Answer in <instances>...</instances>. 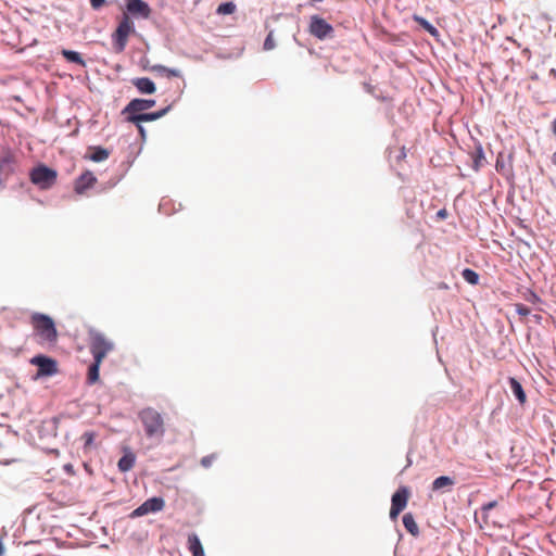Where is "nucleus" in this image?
<instances>
[{
    "mask_svg": "<svg viewBox=\"0 0 556 556\" xmlns=\"http://www.w3.org/2000/svg\"><path fill=\"white\" fill-rule=\"evenodd\" d=\"M31 364L38 367V376H52L58 371L56 362L43 355L35 356Z\"/></svg>",
    "mask_w": 556,
    "mask_h": 556,
    "instance_id": "1a4fd4ad",
    "label": "nucleus"
},
{
    "mask_svg": "<svg viewBox=\"0 0 556 556\" xmlns=\"http://www.w3.org/2000/svg\"><path fill=\"white\" fill-rule=\"evenodd\" d=\"M462 276L470 285L475 286L479 282V275L470 268H465Z\"/></svg>",
    "mask_w": 556,
    "mask_h": 556,
    "instance_id": "393cba45",
    "label": "nucleus"
},
{
    "mask_svg": "<svg viewBox=\"0 0 556 556\" xmlns=\"http://www.w3.org/2000/svg\"><path fill=\"white\" fill-rule=\"evenodd\" d=\"M104 2L105 0H90V4L94 10L100 9Z\"/></svg>",
    "mask_w": 556,
    "mask_h": 556,
    "instance_id": "f704fd0d",
    "label": "nucleus"
},
{
    "mask_svg": "<svg viewBox=\"0 0 556 556\" xmlns=\"http://www.w3.org/2000/svg\"><path fill=\"white\" fill-rule=\"evenodd\" d=\"M152 72H155V73H159V74H162V75H166L167 77H179L180 76V72L178 70H174V68H168L164 65H153L151 68H150Z\"/></svg>",
    "mask_w": 556,
    "mask_h": 556,
    "instance_id": "5701e85b",
    "label": "nucleus"
},
{
    "mask_svg": "<svg viewBox=\"0 0 556 556\" xmlns=\"http://www.w3.org/2000/svg\"><path fill=\"white\" fill-rule=\"evenodd\" d=\"M91 354L93 356V363L98 364V365H101V363L108 355V353H102V352H96V353H91Z\"/></svg>",
    "mask_w": 556,
    "mask_h": 556,
    "instance_id": "2f4dec72",
    "label": "nucleus"
},
{
    "mask_svg": "<svg viewBox=\"0 0 556 556\" xmlns=\"http://www.w3.org/2000/svg\"><path fill=\"white\" fill-rule=\"evenodd\" d=\"M61 54L65 58L66 61L71 62V63H76V64L80 65L81 67L86 66V62L81 58L80 53H78L76 51L63 49L61 51Z\"/></svg>",
    "mask_w": 556,
    "mask_h": 556,
    "instance_id": "412c9836",
    "label": "nucleus"
},
{
    "mask_svg": "<svg viewBox=\"0 0 556 556\" xmlns=\"http://www.w3.org/2000/svg\"><path fill=\"white\" fill-rule=\"evenodd\" d=\"M113 349V342H111L103 333L93 329L89 330L90 353L102 352L109 354Z\"/></svg>",
    "mask_w": 556,
    "mask_h": 556,
    "instance_id": "39448f33",
    "label": "nucleus"
},
{
    "mask_svg": "<svg viewBox=\"0 0 556 556\" xmlns=\"http://www.w3.org/2000/svg\"><path fill=\"white\" fill-rule=\"evenodd\" d=\"M165 506V502L162 497H151L143 502L139 507L131 511L130 517L137 518L144 516L150 513L161 511Z\"/></svg>",
    "mask_w": 556,
    "mask_h": 556,
    "instance_id": "6e6552de",
    "label": "nucleus"
},
{
    "mask_svg": "<svg viewBox=\"0 0 556 556\" xmlns=\"http://www.w3.org/2000/svg\"><path fill=\"white\" fill-rule=\"evenodd\" d=\"M148 439L161 441L166 431L165 417L154 407H144L138 413Z\"/></svg>",
    "mask_w": 556,
    "mask_h": 556,
    "instance_id": "f257e3e1",
    "label": "nucleus"
},
{
    "mask_svg": "<svg viewBox=\"0 0 556 556\" xmlns=\"http://www.w3.org/2000/svg\"><path fill=\"white\" fill-rule=\"evenodd\" d=\"M132 85L141 92L152 94L155 92L154 83L148 77L135 78Z\"/></svg>",
    "mask_w": 556,
    "mask_h": 556,
    "instance_id": "4468645a",
    "label": "nucleus"
},
{
    "mask_svg": "<svg viewBox=\"0 0 556 556\" xmlns=\"http://www.w3.org/2000/svg\"><path fill=\"white\" fill-rule=\"evenodd\" d=\"M276 47L275 40H274V34L273 31H269L267 35L265 41H264V50L269 51L273 50Z\"/></svg>",
    "mask_w": 556,
    "mask_h": 556,
    "instance_id": "c85d7f7f",
    "label": "nucleus"
},
{
    "mask_svg": "<svg viewBox=\"0 0 556 556\" xmlns=\"http://www.w3.org/2000/svg\"><path fill=\"white\" fill-rule=\"evenodd\" d=\"M89 150L91 151L89 159L93 162H102L110 156L109 150L102 147H92Z\"/></svg>",
    "mask_w": 556,
    "mask_h": 556,
    "instance_id": "6ab92c4d",
    "label": "nucleus"
},
{
    "mask_svg": "<svg viewBox=\"0 0 556 556\" xmlns=\"http://www.w3.org/2000/svg\"><path fill=\"white\" fill-rule=\"evenodd\" d=\"M496 505H497V502L496 501H492V502H489V503L484 504L481 509H482L483 513H488L489 510H491L494 507H496Z\"/></svg>",
    "mask_w": 556,
    "mask_h": 556,
    "instance_id": "473e14b6",
    "label": "nucleus"
},
{
    "mask_svg": "<svg viewBox=\"0 0 556 556\" xmlns=\"http://www.w3.org/2000/svg\"><path fill=\"white\" fill-rule=\"evenodd\" d=\"M415 21L429 34L433 36L438 35V29L432 24H430L426 18L415 16Z\"/></svg>",
    "mask_w": 556,
    "mask_h": 556,
    "instance_id": "bb28decb",
    "label": "nucleus"
},
{
    "mask_svg": "<svg viewBox=\"0 0 556 556\" xmlns=\"http://www.w3.org/2000/svg\"><path fill=\"white\" fill-rule=\"evenodd\" d=\"M99 369L100 365L92 363L89 366L88 375H87V382L89 384H94L99 380Z\"/></svg>",
    "mask_w": 556,
    "mask_h": 556,
    "instance_id": "b1692460",
    "label": "nucleus"
},
{
    "mask_svg": "<svg viewBox=\"0 0 556 556\" xmlns=\"http://www.w3.org/2000/svg\"><path fill=\"white\" fill-rule=\"evenodd\" d=\"M97 182V177L90 172L83 173L74 184V190L77 194H84L88 189L92 188Z\"/></svg>",
    "mask_w": 556,
    "mask_h": 556,
    "instance_id": "9b49d317",
    "label": "nucleus"
},
{
    "mask_svg": "<svg viewBox=\"0 0 556 556\" xmlns=\"http://www.w3.org/2000/svg\"><path fill=\"white\" fill-rule=\"evenodd\" d=\"M98 434L94 431H86L80 437V440L84 443V451L89 452L90 450L96 447L94 440L97 439Z\"/></svg>",
    "mask_w": 556,
    "mask_h": 556,
    "instance_id": "4be33fe9",
    "label": "nucleus"
},
{
    "mask_svg": "<svg viewBox=\"0 0 556 556\" xmlns=\"http://www.w3.org/2000/svg\"><path fill=\"white\" fill-rule=\"evenodd\" d=\"M135 33V25L128 14H123L117 28L112 34L113 50L116 53H122L128 41L130 34Z\"/></svg>",
    "mask_w": 556,
    "mask_h": 556,
    "instance_id": "7ed1b4c3",
    "label": "nucleus"
},
{
    "mask_svg": "<svg viewBox=\"0 0 556 556\" xmlns=\"http://www.w3.org/2000/svg\"><path fill=\"white\" fill-rule=\"evenodd\" d=\"M188 546L192 556H204L202 544L197 534L192 533L188 536Z\"/></svg>",
    "mask_w": 556,
    "mask_h": 556,
    "instance_id": "a211bd4d",
    "label": "nucleus"
},
{
    "mask_svg": "<svg viewBox=\"0 0 556 556\" xmlns=\"http://www.w3.org/2000/svg\"><path fill=\"white\" fill-rule=\"evenodd\" d=\"M168 110H169V108H166V109H163V110H161L159 112H154V113H140L137 115H128L127 121L135 125H138L139 123H142V122L155 121V119L164 116Z\"/></svg>",
    "mask_w": 556,
    "mask_h": 556,
    "instance_id": "ddd939ff",
    "label": "nucleus"
},
{
    "mask_svg": "<svg viewBox=\"0 0 556 556\" xmlns=\"http://www.w3.org/2000/svg\"><path fill=\"white\" fill-rule=\"evenodd\" d=\"M236 11V4L233 2H225L217 7V14L227 15L232 14Z\"/></svg>",
    "mask_w": 556,
    "mask_h": 556,
    "instance_id": "cd10ccee",
    "label": "nucleus"
},
{
    "mask_svg": "<svg viewBox=\"0 0 556 556\" xmlns=\"http://www.w3.org/2000/svg\"><path fill=\"white\" fill-rule=\"evenodd\" d=\"M136 457L132 453L125 454L119 460H118V469L122 472L129 471L135 466Z\"/></svg>",
    "mask_w": 556,
    "mask_h": 556,
    "instance_id": "aec40b11",
    "label": "nucleus"
},
{
    "mask_svg": "<svg viewBox=\"0 0 556 556\" xmlns=\"http://www.w3.org/2000/svg\"><path fill=\"white\" fill-rule=\"evenodd\" d=\"M513 394L516 396L518 402L523 405L527 402V395L523 391L521 383L514 377L508 379Z\"/></svg>",
    "mask_w": 556,
    "mask_h": 556,
    "instance_id": "2eb2a0df",
    "label": "nucleus"
},
{
    "mask_svg": "<svg viewBox=\"0 0 556 556\" xmlns=\"http://www.w3.org/2000/svg\"><path fill=\"white\" fill-rule=\"evenodd\" d=\"M136 126L138 127V130L140 132L141 137L143 138L144 137V128L141 126V123H139Z\"/></svg>",
    "mask_w": 556,
    "mask_h": 556,
    "instance_id": "58836bf2",
    "label": "nucleus"
},
{
    "mask_svg": "<svg viewBox=\"0 0 556 556\" xmlns=\"http://www.w3.org/2000/svg\"><path fill=\"white\" fill-rule=\"evenodd\" d=\"M29 178L34 185L38 186L42 190H47L56 182L58 173L56 170L41 164L31 169Z\"/></svg>",
    "mask_w": 556,
    "mask_h": 556,
    "instance_id": "20e7f679",
    "label": "nucleus"
},
{
    "mask_svg": "<svg viewBox=\"0 0 556 556\" xmlns=\"http://www.w3.org/2000/svg\"><path fill=\"white\" fill-rule=\"evenodd\" d=\"M216 458V455L212 454V455H207V456H204L202 459H201V465L205 468H208L213 462L215 460Z\"/></svg>",
    "mask_w": 556,
    "mask_h": 556,
    "instance_id": "7c9ffc66",
    "label": "nucleus"
},
{
    "mask_svg": "<svg viewBox=\"0 0 556 556\" xmlns=\"http://www.w3.org/2000/svg\"><path fill=\"white\" fill-rule=\"evenodd\" d=\"M406 157V151L405 148L402 147L399 151V153L395 155V159L397 162L403 161Z\"/></svg>",
    "mask_w": 556,
    "mask_h": 556,
    "instance_id": "c9c22d12",
    "label": "nucleus"
},
{
    "mask_svg": "<svg viewBox=\"0 0 556 556\" xmlns=\"http://www.w3.org/2000/svg\"><path fill=\"white\" fill-rule=\"evenodd\" d=\"M515 309L517 314L520 315L521 317H526L530 314V309L521 303L515 304Z\"/></svg>",
    "mask_w": 556,
    "mask_h": 556,
    "instance_id": "c756f323",
    "label": "nucleus"
},
{
    "mask_svg": "<svg viewBox=\"0 0 556 556\" xmlns=\"http://www.w3.org/2000/svg\"><path fill=\"white\" fill-rule=\"evenodd\" d=\"M551 161L554 165H556V152H554L551 156Z\"/></svg>",
    "mask_w": 556,
    "mask_h": 556,
    "instance_id": "ea45409f",
    "label": "nucleus"
},
{
    "mask_svg": "<svg viewBox=\"0 0 556 556\" xmlns=\"http://www.w3.org/2000/svg\"><path fill=\"white\" fill-rule=\"evenodd\" d=\"M154 104L155 101L151 99H134L127 104L123 113H128L129 115H137L154 106Z\"/></svg>",
    "mask_w": 556,
    "mask_h": 556,
    "instance_id": "f8f14e48",
    "label": "nucleus"
},
{
    "mask_svg": "<svg viewBox=\"0 0 556 556\" xmlns=\"http://www.w3.org/2000/svg\"><path fill=\"white\" fill-rule=\"evenodd\" d=\"M35 333L47 343H55L58 340V330L53 319L45 314L35 313L30 318Z\"/></svg>",
    "mask_w": 556,
    "mask_h": 556,
    "instance_id": "f03ea898",
    "label": "nucleus"
},
{
    "mask_svg": "<svg viewBox=\"0 0 556 556\" xmlns=\"http://www.w3.org/2000/svg\"><path fill=\"white\" fill-rule=\"evenodd\" d=\"M527 300H528L529 302L533 303V304L541 302L540 296H539L536 293H534V292H530V294H529V296L527 298Z\"/></svg>",
    "mask_w": 556,
    "mask_h": 556,
    "instance_id": "72a5a7b5",
    "label": "nucleus"
},
{
    "mask_svg": "<svg viewBox=\"0 0 556 556\" xmlns=\"http://www.w3.org/2000/svg\"><path fill=\"white\" fill-rule=\"evenodd\" d=\"M551 129L554 136L556 137V118L552 122Z\"/></svg>",
    "mask_w": 556,
    "mask_h": 556,
    "instance_id": "4c0bfd02",
    "label": "nucleus"
},
{
    "mask_svg": "<svg viewBox=\"0 0 556 556\" xmlns=\"http://www.w3.org/2000/svg\"><path fill=\"white\" fill-rule=\"evenodd\" d=\"M473 160V169L479 170L482 165V161L484 160V152L481 147H478L476 151L472 153Z\"/></svg>",
    "mask_w": 556,
    "mask_h": 556,
    "instance_id": "a878e982",
    "label": "nucleus"
},
{
    "mask_svg": "<svg viewBox=\"0 0 556 556\" xmlns=\"http://www.w3.org/2000/svg\"><path fill=\"white\" fill-rule=\"evenodd\" d=\"M455 481L453 478L447 476H440L432 482L431 489L432 491H441V490H451Z\"/></svg>",
    "mask_w": 556,
    "mask_h": 556,
    "instance_id": "dca6fc26",
    "label": "nucleus"
},
{
    "mask_svg": "<svg viewBox=\"0 0 556 556\" xmlns=\"http://www.w3.org/2000/svg\"><path fill=\"white\" fill-rule=\"evenodd\" d=\"M403 525L407 532H409L413 536H418L420 531L419 527L413 516V514L407 513L403 516Z\"/></svg>",
    "mask_w": 556,
    "mask_h": 556,
    "instance_id": "f3484780",
    "label": "nucleus"
},
{
    "mask_svg": "<svg viewBox=\"0 0 556 556\" xmlns=\"http://www.w3.org/2000/svg\"><path fill=\"white\" fill-rule=\"evenodd\" d=\"M437 217L439 219H445L447 217V211L445 208L438 211Z\"/></svg>",
    "mask_w": 556,
    "mask_h": 556,
    "instance_id": "e433bc0d",
    "label": "nucleus"
},
{
    "mask_svg": "<svg viewBox=\"0 0 556 556\" xmlns=\"http://www.w3.org/2000/svg\"><path fill=\"white\" fill-rule=\"evenodd\" d=\"M126 8L128 13L134 16L148 18L151 14V9L143 0H126Z\"/></svg>",
    "mask_w": 556,
    "mask_h": 556,
    "instance_id": "9d476101",
    "label": "nucleus"
},
{
    "mask_svg": "<svg viewBox=\"0 0 556 556\" xmlns=\"http://www.w3.org/2000/svg\"><path fill=\"white\" fill-rule=\"evenodd\" d=\"M308 30L311 35L318 39H325L333 33V27L318 15L311 16Z\"/></svg>",
    "mask_w": 556,
    "mask_h": 556,
    "instance_id": "423d86ee",
    "label": "nucleus"
},
{
    "mask_svg": "<svg viewBox=\"0 0 556 556\" xmlns=\"http://www.w3.org/2000/svg\"><path fill=\"white\" fill-rule=\"evenodd\" d=\"M409 498V491L407 488H400L392 496L391 500V508H390V518L395 520L401 511L407 505Z\"/></svg>",
    "mask_w": 556,
    "mask_h": 556,
    "instance_id": "0eeeda50",
    "label": "nucleus"
}]
</instances>
